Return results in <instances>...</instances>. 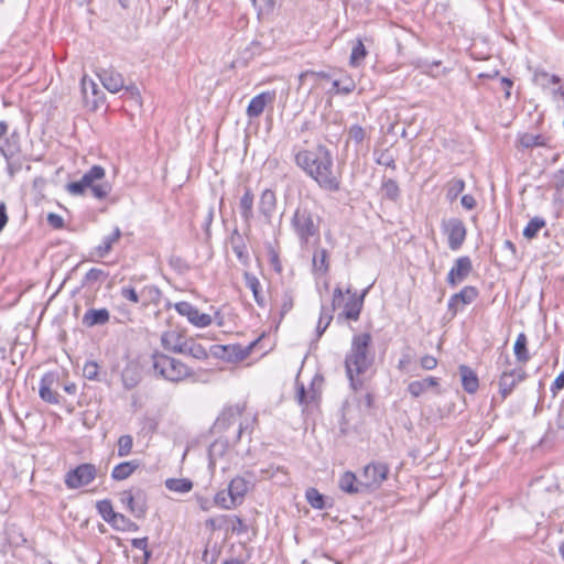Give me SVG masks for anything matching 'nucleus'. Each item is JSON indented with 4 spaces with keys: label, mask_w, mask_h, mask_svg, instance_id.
<instances>
[{
    "label": "nucleus",
    "mask_w": 564,
    "mask_h": 564,
    "mask_svg": "<svg viewBox=\"0 0 564 564\" xmlns=\"http://www.w3.org/2000/svg\"><path fill=\"white\" fill-rule=\"evenodd\" d=\"M294 161L321 188L339 191L340 180L334 172L333 156L325 145L318 144L314 150H299L294 153Z\"/></svg>",
    "instance_id": "f257e3e1"
},
{
    "label": "nucleus",
    "mask_w": 564,
    "mask_h": 564,
    "mask_svg": "<svg viewBox=\"0 0 564 564\" xmlns=\"http://www.w3.org/2000/svg\"><path fill=\"white\" fill-rule=\"evenodd\" d=\"M371 345L372 337L369 333L355 335L351 339L350 349L345 356L346 375L354 390L364 386V376L375 362V351Z\"/></svg>",
    "instance_id": "f03ea898"
},
{
    "label": "nucleus",
    "mask_w": 564,
    "mask_h": 564,
    "mask_svg": "<svg viewBox=\"0 0 564 564\" xmlns=\"http://www.w3.org/2000/svg\"><path fill=\"white\" fill-rule=\"evenodd\" d=\"M291 225L302 246L319 240L321 217L307 206H297L291 219Z\"/></svg>",
    "instance_id": "7ed1b4c3"
},
{
    "label": "nucleus",
    "mask_w": 564,
    "mask_h": 564,
    "mask_svg": "<svg viewBox=\"0 0 564 564\" xmlns=\"http://www.w3.org/2000/svg\"><path fill=\"white\" fill-rule=\"evenodd\" d=\"M106 172L102 166L94 165L82 176L79 181L68 183L66 185V189L72 195H83L86 188H90L94 197L104 199L109 195L111 186L107 182H97L102 180Z\"/></svg>",
    "instance_id": "20e7f679"
},
{
    "label": "nucleus",
    "mask_w": 564,
    "mask_h": 564,
    "mask_svg": "<svg viewBox=\"0 0 564 564\" xmlns=\"http://www.w3.org/2000/svg\"><path fill=\"white\" fill-rule=\"evenodd\" d=\"M152 367L156 375L163 379L178 382L192 375L191 369L181 360L162 352H153L151 356Z\"/></svg>",
    "instance_id": "39448f33"
},
{
    "label": "nucleus",
    "mask_w": 564,
    "mask_h": 564,
    "mask_svg": "<svg viewBox=\"0 0 564 564\" xmlns=\"http://www.w3.org/2000/svg\"><path fill=\"white\" fill-rule=\"evenodd\" d=\"M96 477V466L94 464L84 463L66 473L65 485L69 489H78L89 485Z\"/></svg>",
    "instance_id": "423d86ee"
},
{
    "label": "nucleus",
    "mask_w": 564,
    "mask_h": 564,
    "mask_svg": "<svg viewBox=\"0 0 564 564\" xmlns=\"http://www.w3.org/2000/svg\"><path fill=\"white\" fill-rule=\"evenodd\" d=\"M389 470V466L382 462L366 465L360 475L361 486L365 489H378L387 479Z\"/></svg>",
    "instance_id": "0eeeda50"
},
{
    "label": "nucleus",
    "mask_w": 564,
    "mask_h": 564,
    "mask_svg": "<svg viewBox=\"0 0 564 564\" xmlns=\"http://www.w3.org/2000/svg\"><path fill=\"white\" fill-rule=\"evenodd\" d=\"M442 228L444 234L447 236L449 249L453 251L460 249L467 235V229L463 220L458 218L443 220Z\"/></svg>",
    "instance_id": "6e6552de"
},
{
    "label": "nucleus",
    "mask_w": 564,
    "mask_h": 564,
    "mask_svg": "<svg viewBox=\"0 0 564 564\" xmlns=\"http://www.w3.org/2000/svg\"><path fill=\"white\" fill-rule=\"evenodd\" d=\"M120 502L138 519L145 517L148 505L147 495L143 490H124L120 494Z\"/></svg>",
    "instance_id": "1a4fd4ad"
},
{
    "label": "nucleus",
    "mask_w": 564,
    "mask_h": 564,
    "mask_svg": "<svg viewBox=\"0 0 564 564\" xmlns=\"http://www.w3.org/2000/svg\"><path fill=\"white\" fill-rule=\"evenodd\" d=\"M175 311L187 318V321L199 328L207 327L212 324L213 318L209 314L200 313L192 303L182 301L174 304Z\"/></svg>",
    "instance_id": "9d476101"
},
{
    "label": "nucleus",
    "mask_w": 564,
    "mask_h": 564,
    "mask_svg": "<svg viewBox=\"0 0 564 564\" xmlns=\"http://www.w3.org/2000/svg\"><path fill=\"white\" fill-rule=\"evenodd\" d=\"M82 94L85 107L95 111L105 101L104 93L98 88V85L90 78L84 76L80 82Z\"/></svg>",
    "instance_id": "9b49d317"
},
{
    "label": "nucleus",
    "mask_w": 564,
    "mask_h": 564,
    "mask_svg": "<svg viewBox=\"0 0 564 564\" xmlns=\"http://www.w3.org/2000/svg\"><path fill=\"white\" fill-rule=\"evenodd\" d=\"M527 377L525 371L522 368L503 370L499 378V392L503 399H506L517 384L523 381Z\"/></svg>",
    "instance_id": "f8f14e48"
},
{
    "label": "nucleus",
    "mask_w": 564,
    "mask_h": 564,
    "mask_svg": "<svg viewBox=\"0 0 564 564\" xmlns=\"http://www.w3.org/2000/svg\"><path fill=\"white\" fill-rule=\"evenodd\" d=\"M243 412V406L239 404L230 405L223 410L220 415L214 423L213 430L215 433H223L232 426Z\"/></svg>",
    "instance_id": "ddd939ff"
},
{
    "label": "nucleus",
    "mask_w": 564,
    "mask_h": 564,
    "mask_svg": "<svg viewBox=\"0 0 564 564\" xmlns=\"http://www.w3.org/2000/svg\"><path fill=\"white\" fill-rule=\"evenodd\" d=\"M478 294L479 292L475 286L467 285L463 288L458 293H455L449 297L447 304L448 311L452 312L453 315H456V313L462 308L460 304H470L477 299Z\"/></svg>",
    "instance_id": "4468645a"
},
{
    "label": "nucleus",
    "mask_w": 564,
    "mask_h": 564,
    "mask_svg": "<svg viewBox=\"0 0 564 564\" xmlns=\"http://www.w3.org/2000/svg\"><path fill=\"white\" fill-rule=\"evenodd\" d=\"M471 270L473 264L469 257L465 256L458 258L447 274V283L452 286L457 285L469 275Z\"/></svg>",
    "instance_id": "2eb2a0df"
},
{
    "label": "nucleus",
    "mask_w": 564,
    "mask_h": 564,
    "mask_svg": "<svg viewBox=\"0 0 564 564\" xmlns=\"http://www.w3.org/2000/svg\"><path fill=\"white\" fill-rule=\"evenodd\" d=\"M371 285L366 288L360 295H357L355 292L351 293V290L348 288L346 290L347 294H350L349 300L346 302L343 311V315L350 321H357L360 316V312L364 306V300Z\"/></svg>",
    "instance_id": "dca6fc26"
},
{
    "label": "nucleus",
    "mask_w": 564,
    "mask_h": 564,
    "mask_svg": "<svg viewBox=\"0 0 564 564\" xmlns=\"http://www.w3.org/2000/svg\"><path fill=\"white\" fill-rule=\"evenodd\" d=\"M55 383L56 378L52 372L45 373L40 380L39 394L43 401L50 404L59 403V394L54 390Z\"/></svg>",
    "instance_id": "f3484780"
},
{
    "label": "nucleus",
    "mask_w": 564,
    "mask_h": 564,
    "mask_svg": "<svg viewBox=\"0 0 564 564\" xmlns=\"http://www.w3.org/2000/svg\"><path fill=\"white\" fill-rule=\"evenodd\" d=\"M97 75L102 86L111 94H116L124 88L123 76L112 68L100 69Z\"/></svg>",
    "instance_id": "a211bd4d"
},
{
    "label": "nucleus",
    "mask_w": 564,
    "mask_h": 564,
    "mask_svg": "<svg viewBox=\"0 0 564 564\" xmlns=\"http://www.w3.org/2000/svg\"><path fill=\"white\" fill-rule=\"evenodd\" d=\"M252 486L251 480H248L242 476H236L230 480L228 484V491L237 506L242 505Z\"/></svg>",
    "instance_id": "6ab92c4d"
},
{
    "label": "nucleus",
    "mask_w": 564,
    "mask_h": 564,
    "mask_svg": "<svg viewBox=\"0 0 564 564\" xmlns=\"http://www.w3.org/2000/svg\"><path fill=\"white\" fill-rule=\"evenodd\" d=\"M275 99V91H263L257 96H254L248 107H247V116L252 118H258L264 110L268 104H272Z\"/></svg>",
    "instance_id": "aec40b11"
},
{
    "label": "nucleus",
    "mask_w": 564,
    "mask_h": 564,
    "mask_svg": "<svg viewBox=\"0 0 564 564\" xmlns=\"http://www.w3.org/2000/svg\"><path fill=\"white\" fill-rule=\"evenodd\" d=\"M185 341L184 336L177 330L164 332L161 336L163 348L175 354H181L184 350L183 344Z\"/></svg>",
    "instance_id": "412c9836"
},
{
    "label": "nucleus",
    "mask_w": 564,
    "mask_h": 564,
    "mask_svg": "<svg viewBox=\"0 0 564 564\" xmlns=\"http://www.w3.org/2000/svg\"><path fill=\"white\" fill-rule=\"evenodd\" d=\"M276 208V196L275 193L267 188L261 193L259 200V212L267 221H270Z\"/></svg>",
    "instance_id": "4be33fe9"
},
{
    "label": "nucleus",
    "mask_w": 564,
    "mask_h": 564,
    "mask_svg": "<svg viewBox=\"0 0 564 564\" xmlns=\"http://www.w3.org/2000/svg\"><path fill=\"white\" fill-rule=\"evenodd\" d=\"M20 152V135L13 131L9 137H3L0 141V154L6 160L12 159Z\"/></svg>",
    "instance_id": "5701e85b"
},
{
    "label": "nucleus",
    "mask_w": 564,
    "mask_h": 564,
    "mask_svg": "<svg viewBox=\"0 0 564 564\" xmlns=\"http://www.w3.org/2000/svg\"><path fill=\"white\" fill-rule=\"evenodd\" d=\"M459 375L462 378V386L467 393H475L479 388V380L477 373L468 366H459Z\"/></svg>",
    "instance_id": "b1692460"
},
{
    "label": "nucleus",
    "mask_w": 564,
    "mask_h": 564,
    "mask_svg": "<svg viewBox=\"0 0 564 564\" xmlns=\"http://www.w3.org/2000/svg\"><path fill=\"white\" fill-rule=\"evenodd\" d=\"M110 314L107 308H89L83 316V324L87 327L105 325L109 322Z\"/></svg>",
    "instance_id": "393cba45"
},
{
    "label": "nucleus",
    "mask_w": 564,
    "mask_h": 564,
    "mask_svg": "<svg viewBox=\"0 0 564 564\" xmlns=\"http://www.w3.org/2000/svg\"><path fill=\"white\" fill-rule=\"evenodd\" d=\"M338 486L347 494H358L365 489L364 486H361V480H357L355 474L351 471H346L340 476Z\"/></svg>",
    "instance_id": "a878e982"
},
{
    "label": "nucleus",
    "mask_w": 564,
    "mask_h": 564,
    "mask_svg": "<svg viewBox=\"0 0 564 564\" xmlns=\"http://www.w3.org/2000/svg\"><path fill=\"white\" fill-rule=\"evenodd\" d=\"M243 280H245V284L246 286L252 292V295H253V299L256 301V303L260 306V307H264L265 306V299L261 292V283L259 281V279L250 273V272H245L243 273Z\"/></svg>",
    "instance_id": "bb28decb"
},
{
    "label": "nucleus",
    "mask_w": 564,
    "mask_h": 564,
    "mask_svg": "<svg viewBox=\"0 0 564 564\" xmlns=\"http://www.w3.org/2000/svg\"><path fill=\"white\" fill-rule=\"evenodd\" d=\"M140 466L138 460H128L116 465L111 471V478L115 480H124L129 478Z\"/></svg>",
    "instance_id": "cd10ccee"
},
{
    "label": "nucleus",
    "mask_w": 564,
    "mask_h": 564,
    "mask_svg": "<svg viewBox=\"0 0 564 564\" xmlns=\"http://www.w3.org/2000/svg\"><path fill=\"white\" fill-rule=\"evenodd\" d=\"M437 386H438L437 378L427 377L423 380H416V381L410 382L408 386V391L412 397L417 398L423 392H425L427 389H430L432 387H437Z\"/></svg>",
    "instance_id": "c85d7f7f"
},
{
    "label": "nucleus",
    "mask_w": 564,
    "mask_h": 564,
    "mask_svg": "<svg viewBox=\"0 0 564 564\" xmlns=\"http://www.w3.org/2000/svg\"><path fill=\"white\" fill-rule=\"evenodd\" d=\"M253 194L249 187H246L239 202V210L245 221H250L253 217Z\"/></svg>",
    "instance_id": "c756f323"
},
{
    "label": "nucleus",
    "mask_w": 564,
    "mask_h": 564,
    "mask_svg": "<svg viewBox=\"0 0 564 564\" xmlns=\"http://www.w3.org/2000/svg\"><path fill=\"white\" fill-rule=\"evenodd\" d=\"M550 138L544 134L524 133L520 137V144L525 149L549 147Z\"/></svg>",
    "instance_id": "7c9ffc66"
},
{
    "label": "nucleus",
    "mask_w": 564,
    "mask_h": 564,
    "mask_svg": "<svg viewBox=\"0 0 564 564\" xmlns=\"http://www.w3.org/2000/svg\"><path fill=\"white\" fill-rule=\"evenodd\" d=\"M552 187L554 188L553 200L564 205V170H557L552 175Z\"/></svg>",
    "instance_id": "2f4dec72"
},
{
    "label": "nucleus",
    "mask_w": 564,
    "mask_h": 564,
    "mask_svg": "<svg viewBox=\"0 0 564 564\" xmlns=\"http://www.w3.org/2000/svg\"><path fill=\"white\" fill-rule=\"evenodd\" d=\"M313 270L319 274H326L329 269L328 252L326 249H316L313 254Z\"/></svg>",
    "instance_id": "473e14b6"
},
{
    "label": "nucleus",
    "mask_w": 564,
    "mask_h": 564,
    "mask_svg": "<svg viewBox=\"0 0 564 564\" xmlns=\"http://www.w3.org/2000/svg\"><path fill=\"white\" fill-rule=\"evenodd\" d=\"M183 351L181 354L188 355L197 360H204L208 357V354L205 347L198 343H195L193 339H186L183 344Z\"/></svg>",
    "instance_id": "72a5a7b5"
},
{
    "label": "nucleus",
    "mask_w": 564,
    "mask_h": 564,
    "mask_svg": "<svg viewBox=\"0 0 564 564\" xmlns=\"http://www.w3.org/2000/svg\"><path fill=\"white\" fill-rule=\"evenodd\" d=\"M120 237L121 230L118 227H116L110 235L104 237L101 243L96 248V253L99 257L107 256L112 249L113 243H116L120 239Z\"/></svg>",
    "instance_id": "f704fd0d"
},
{
    "label": "nucleus",
    "mask_w": 564,
    "mask_h": 564,
    "mask_svg": "<svg viewBox=\"0 0 564 564\" xmlns=\"http://www.w3.org/2000/svg\"><path fill=\"white\" fill-rule=\"evenodd\" d=\"M528 338L524 333H520L516 339L513 346V352L519 362L525 364L530 359V355L527 348Z\"/></svg>",
    "instance_id": "c9c22d12"
},
{
    "label": "nucleus",
    "mask_w": 564,
    "mask_h": 564,
    "mask_svg": "<svg viewBox=\"0 0 564 564\" xmlns=\"http://www.w3.org/2000/svg\"><path fill=\"white\" fill-rule=\"evenodd\" d=\"M368 51L360 39L356 40L351 47V53L349 57V64L352 67H358L362 64L366 58Z\"/></svg>",
    "instance_id": "e433bc0d"
},
{
    "label": "nucleus",
    "mask_w": 564,
    "mask_h": 564,
    "mask_svg": "<svg viewBox=\"0 0 564 564\" xmlns=\"http://www.w3.org/2000/svg\"><path fill=\"white\" fill-rule=\"evenodd\" d=\"M165 487L174 492L186 494L193 489V481L188 478H167Z\"/></svg>",
    "instance_id": "4c0bfd02"
},
{
    "label": "nucleus",
    "mask_w": 564,
    "mask_h": 564,
    "mask_svg": "<svg viewBox=\"0 0 564 564\" xmlns=\"http://www.w3.org/2000/svg\"><path fill=\"white\" fill-rule=\"evenodd\" d=\"M121 379H122V383L126 389L130 390V389L134 388L140 380L137 365L129 364L122 370Z\"/></svg>",
    "instance_id": "58836bf2"
},
{
    "label": "nucleus",
    "mask_w": 564,
    "mask_h": 564,
    "mask_svg": "<svg viewBox=\"0 0 564 564\" xmlns=\"http://www.w3.org/2000/svg\"><path fill=\"white\" fill-rule=\"evenodd\" d=\"M381 192L384 198L397 202L400 197V187L397 183V181L392 178H384L382 180L381 184Z\"/></svg>",
    "instance_id": "ea45409f"
},
{
    "label": "nucleus",
    "mask_w": 564,
    "mask_h": 564,
    "mask_svg": "<svg viewBox=\"0 0 564 564\" xmlns=\"http://www.w3.org/2000/svg\"><path fill=\"white\" fill-rule=\"evenodd\" d=\"M446 198L452 203L457 199L459 194L465 189V181L463 178H452L445 185Z\"/></svg>",
    "instance_id": "a19ab883"
},
{
    "label": "nucleus",
    "mask_w": 564,
    "mask_h": 564,
    "mask_svg": "<svg viewBox=\"0 0 564 564\" xmlns=\"http://www.w3.org/2000/svg\"><path fill=\"white\" fill-rule=\"evenodd\" d=\"M546 226V221L542 217H533L523 229V237L531 240L536 237L538 232Z\"/></svg>",
    "instance_id": "79ce46f5"
},
{
    "label": "nucleus",
    "mask_w": 564,
    "mask_h": 564,
    "mask_svg": "<svg viewBox=\"0 0 564 564\" xmlns=\"http://www.w3.org/2000/svg\"><path fill=\"white\" fill-rule=\"evenodd\" d=\"M355 88L356 84L349 76H344L343 78L333 80V90L336 94L348 95L352 93Z\"/></svg>",
    "instance_id": "37998d69"
},
{
    "label": "nucleus",
    "mask_w": 564,
    "mask_h": 564,
    "mask_svg": "<svg viewBox=\"0 0 564 564\" xmlns=\"http://www.w3.org/2000/svg\"><path fill=\"white\" fill-rule=\"evenodd\" d=\"M214 502L216 506L225 510H231L238 507L237 503L232 500L228 488L218 491L214 497Z\"/></svg>",
    "instance_id": "c03bdc74"
},
{
    "label": "nucleus",
    "mask_w": 564,
    "mask_h": 564,
    "mask_svg": "<svg viewBox=\"0 0 564 564\" xmlns=\"http://www.w3.org/2000/svg\"><path fill=\"white\" fill-rule=\"evenodd\" d=\"M375 155H376L375 161L377 164L390 167L392 170L397 169L395 158H394L393 153L390 151V149L375 151Z\"/></svg>",
    "instance_id": "a18cd8bd"
},
{
    "label": "nucleus",
    "mask_w": 564,
    "mask_h": 564,
    "mask_svg": "<svg viewBox=\"0 0 564 564\" xmlns=\"http://www.w3.org/2000/svg\"><path fill=\"white\" fill-rule=\"evenodd\" d=\"M232 251L237 256L238 260L242 264H248L249 262V254L247 251L246 243L243 242L242 238L240 236L237 237V239L232 238Z\"/></svg>",
    "instance_id": "49530a36"
},
{
    "label": "nucleus",
    "mask_w": 564,
    "mask_h": 564,
    "mask_svg": "<svg viewBox=\"0 0 564 564\" xmlns=\"http://www.w3.org/2000/svg\"><path fill=\"white\" fill-rule=\"evenodd\" d=\"M294 306V293L286 289L281 296L280 319H282Z\"/></svg>",
    "instance_id": "de8ad7c7"
},
{
    "label": "nucleus",
    "mask_w": 564,
    "mask_h": 564,
    "mask_svg": "<svg viewBox=\"0 0 564 564\" xmlns=\"http://www.w3.org/2000/svg\"><path fill=\"white\" fill-rule=\"evenodd\" d=\"M306 499L312 508L314 509H324L325 502H324V496L319 494V491L315 488H310L306 490Z\"/></svg>",
    "instance_id": "09e8293b"
},
{
    "label": "nucleus",
    "mask_w": 564,
    "mask_h": 564,
    "mask_svg": "<svg viewBox=\"0 0 564 564\" xmlns=\"http://www.w3.org/2000/svg\"><path fill=\"white\" fill-rule=\"evenodd\" d=\"M133 446V438L131 435L126 434L121 435L118 440V456L119 457H126L128 456Z\"/></svg>",
    "instance_id": "8fccbe9b"
},
{
    "label": "nucleus",
    "mask_w": 564,
    "mask_h": 564,
    "mask_svg": "<svg viewBox=\"0 0 564 564\" xmlns=\"http://www.w3.org/2000/svg\"><path fill=\"white\" fill-rule=\"evenodd\" d=\"M83 376L90 381H100L98 364L93 360L86 361L83 368Z\"/></svg>",
    "instance_id": "3c124183"
},
{
    "label": "nucleus",
    "mask_w": 564,
    "mask_h": 564,
    "mask_svg": "<svg viewBox=\"0 0 564 564\" xmlns=\"http://www.w3.org/2000/svg\"><path fill=\"white\" fill-rule=\"evenodd\" d=\"M96 508L98 510V513L106 522H109L115 514L112 503L108 499L98 501Z\"/></svg>",
    "instance_id": "603ef678"
},
{
    "label": "nucleus",
    "mask_w": 564,
    "mask_h": 564,
    "mask_svg": "<svg viewBox=\"0 0 564 564\" xmlns=\"http://www.w3.org/2000/svg\"><path fill=\"white\" fill-rule=\"evenodd\" d=\"M169 265L180 274H184L189 270V264L187 261L176 254L170 256Z\"/></svg>",
    "instance_id": "864d4df0"
},
{
    "label": "nucleus",
    "mask_w": 564,
    "mask_h": 564,
    "mask_svg": "<svg viewBox=\"0 0 564 564\" xmlns=\"http://www.w3.org/2000/svg\"><path fill=\"white\" fill-rule=\"evenodd\" d=\"M141 295L147 296L150 303L158 305L162 297L161 290L155 285H147L142 289Z\"/></svg>",
    "instance_id": "5fc2aeb1"
},
{
    "label": "nucleus",
    "mask_w": 564,
    "mask_h": 564,
    "mask_svg": "<svg viewBox=\"0 0 564 564\" xmlns=\"http://www.w3.org/2000/svg\"><path fill=\"white\" fill-rule=\"evenodd\" d=\"M332 319H333V316L330 314H328L324 307H322L319 319H318V323L316 326L317 337H321L324 334V332L330 324Z\"/></svg>",
    "instance_id": "6e6d98bb"
},
{
    "label": "nucleus",
    "mask_w": 564,
    "mask_h": 564,
    "mask_svg": "<svg viewBox=\"0 0 564 564\" xmlns=\"http://www.w3.org/2000/svg\"><path fill=\"white\" fill-rule=\"evenodd\" d=\"M348 135L350 140L359 144L365 140L366 131L361 126L354 124L349 128Z\"/></svg>",
    "instance_id": "4d7b16f0"
},
{
    "label": "nucleus",
    "mask_w": 564,
    "mask_h": 564,
    "mask_svg": "<svg viewBox=\"0 0 564 564\" xmlns=\"http://www.w3.org/2000/svg\"><path fill=\"white\" fill-rule=\"evenodd\" d=\"M129 518H127L124 514L115 512L111 520L108 522L115 530L117 531H123V529L127 527Z\"/></svg>",
    "instance_id": "13d9d810"
},
{
    "label": "nucleus",
    "mask_w": 564,
    "mask_h": 564,
    "mask_svg": "<svg viewBox=\"0 0 564 564\" xmlns=\"http://www.w3.org/2000/svg\"><path fill=\"white\" fill-rule=\"evenodd\" d=\"M120 294L123 299L138 304L140 302V296L137 293L135 289L132 286H123L120 291Z\"/></svg>",
    "instance_id": "bf43d9fd"
},
{
    "label": "nucleus",
    "mask_w": 564,
    "mask_h": 564,
    "mask_svg": "<svg viewBox=\"0 0 564 564\" xmlns=\"http://www.w3.org/2000/svg\"><path fill=\"white\" fill-rule=\"evenodd\" d=\"M101 278H106V273L98 268H91L85 275L86 283H93L99 281Z\"/></svg>",
    "instance_id": "052dcab7"
},
{
    "label": "nucleus",
    "mask_w": 564,
    "mask_h": 564,
    "mask_svg": "<svg viewBox=\"0 0 564 564\" xmlns=\"http://www.w3.org/2000/svg\"><path fill=\"white\" fill-rule=\"evenodd\" d=\"M420 365L425 370H433L437 366V359L434 356L425 355L421 358Z\"/></svg>",
    "instance_id": "680f3d73"
},
{
    "label": "nucleus",
    "mask_w": 564,
    "mask_h": 564,
    "mask_svg": "<svg viewBox=\"0 0 564 564\" xmlns=\"http://www.w3.org/2000/svg\"><path fill=\"white\" fill-rule=\"evenodd\" d=\"M47 223L50 226H52L55 229H59L64 226L63 217L55 213H50L47 215Z\"/></svg>",
    "instance_id": "e2e57ef3"
},
{
    "label": "nucleus",
    "mask_w": 564,
    "mask_h": 564,
    "mask_svg": "<svg viewBox=\"0 0 564 564\" xmlns=\"http://www.w3.org/2000/svg\"><path fill=\"white\" fill-rule=\"evenodd\" d=\"M296 399L301 405L310 404V401L307 398V391L305 390V387L302 383L301 384L297 383Z\"/></svg>",
    "instance_id": "0e129e2a"
},
{
    "label": "nucleus",
    "mask_w": 564,
    "mask_h": 564,
    "mask_svg": "<svg viewBox=\"0 0 564 564\" xmlns=\"http://www.w3.org/2000/svg\"><path fill=\"white\" fill-rule=\"evenodd\" d=\"M564 389V372L560 373L551 386V392L556 395L560 390Z\"/></svg>",
    "instance_id": "69168bd1"
},
{
    "label": "nucleus",
    "mask_w": 564,
    "mask_h": 564,
    "mask_svg": "<svg viewBox=\"0 0 564 564\" xmlns=\"http://www.w3.org/2000/svg\"><path fill=\"white\" fill-rule=\"evenodd\" d=\"M460 203H462V206L468 210L474 209L477 204L475 197L469 194L463 195Z\"/></svg>",
    "instance_id": "338daca9"
},
{
    "label": "nucleus",
    "mask_w": 564,
    "mask_h": 564,
    "mask_svg": "<svg viewBox=\"0 0 564 564\" xmlns=\"http://www.w3.org/2000/svg\"><path fill=\"white\" fill-rule=\"evenodd\" d=\"M131 545L134 549H138V550H141V551H145V549L148 547V538L133 539L131 541Z\"/></svg>",
    "instance_id": "774afa93"
}]
</instances>
